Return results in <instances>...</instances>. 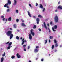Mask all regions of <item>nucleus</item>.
I'll use <instances>...</instances> for the list:
<instances>
[{"label":"nucleus","instance_id":"60","mask_svg":"<svg viewBox=\"0 0 62 62\" xmlns=\"http://www.w3.org/2000/svg\"><path fill=\"white\" fill-rule=\"evenodd\" d=\"M49 33H50V32H51V30H49Z\"/></svg>","mask_w":62,"mask_h":62},{"label":"nucleus","instance_id":"5","mask_svg":"<svg viewBox=\"0 0 62 62\" xmlns=\"http://www.w3.org/2000/svg\"><path fill=\"white\" fill-rule=\"evenodd\" d=\"M24 40V39H23L22 40V41H23V42L22 43V45H23V44H24V42H26V40Z\"/></svg>","mask_w":62,"mask_h":62},{"label":"nucleus","instance_id":"24","mask_svg":"<svg viewBox=\"0 0 62 62\" xmlns=\"http://www.w3.org/2000/svg\"><path fill=\"white\" fill-rule=\"evenodd\" d=\"M5 55H6V52H4V54L2 55V56L3 57L5 56Z\"/></svg>","mask_w":62,"mask_h":62},{"label":"nucleus","instance_id":"37","mask_svg":"<svg viewBox=\"0 0 62 62\" xmlns=\"http://www.w3.org/2000/svg\"><path fill=\"white\" fill-rule=\"evenodd\" d=\"M36 48L37 49H38V48H39V46H37L36 47Z\"/></svg>","mask_w":62,"mask_h":62},{"label":"nucleus","instance_id":"36","mask_svg":"<svg viewBox=\"0 0 62 62\" xmlns=\"http://www.w3.org/2000/svg\"><path fill=\"white\" fill-rule=\"evenodd\" d=\"M55 47H57L58 46V45H57V44L56 43L55 45Z\"/></svg>","mask_w":62,"mask_h":62},{"label":"nucleus","instance_id":"12","mask_svg":"<svg viewBox=\"0 0 62 62\" xmlns=\"http://www.w3.org/2000/svg\"><path fill=\"white\" fill-rule=\"evenodd\" d=\"M14 3L13 5H14L15 6V5H16V4H17V1L15 0H14Z\"/></svg>","mask_w":62,"mask_h":62},{"label":"nucleus","instance_id":"21","mask_svg":"<svg viewBox=\"0 0 62 62\" xmlns=\"http://www.w3.org/2000/svg\"><path fill=\"white\" fill-rule=\"evenodd\" d=\"M4 61V57H2L1 59V62H3Z\"/></svg>","mask_w":62,"mask_h":62},{"label":"nucleus","instance_id":"57","mask_svg":"<svg viewBox=\"0 0 62 62\" xmlns=\"http://www.w3.org/2000/svg\"><path fill=\"white\" fill-rule=\"evenodd\" d=\"M49 43H50V42H51V41H50V40L49 39Z\"/></svg>","mask_w":62,"mask_h":62},{"label":"nucleus","instance_id":"42","mask_svg":"<svg viewBox=\"0 0 62 62\" xmlns=\"http://www.w3.org/2000/svg\"><path fill=\"white\" fill-rule=\"evenodd\" d=\"M1 18L3 19V18H4V16H1Z\"/></svg>","mask_w":62,"mask_h":62},{"label":"nucleus","instance_id":"35","mask_svg":"<svg viewBox=\"0 0 62 62\" xmlns=\"http://www.w3.org/2000/svg\"><path fill=\"white\" fill-rule=\"evenodd\" d=\"M47 40H45V44H46V43H47Z\"/></svg>","mask_w":62,"mask_h":62},{"label":"nucleus","instance_id":"6","mask_svg":"<svg viewBox=\"0 0 62 62\" xmlns=\"http://www.w3.org/2000/svg\"><path fill=\"white\" fill-rule=\"evenodd\" d=\"M16 56L18 58H20L21 57V55H19V54L18 53H17L16 54Z\"/></svg>","mask_w":62,"mask_h":62},{"label":"nucleus","instance_id":"3","mask_svg":"<svg viewBox=\"0 0 62 62\" xmlns=\"http://www.w3.org/2000/svg\"><path fill=\"white\" fill-rule=\"evenodd\" d=\"M34 31V30L33 29H31V34L32 35V36H34L35 35V33L34 32H33Z\"/></svg>","mask_w":62,"mask_h":62},{"label":"nucleus","instance_id":"63","mask_svg":"<svg viewBox=\"0 0 62 62\" xmlns=\"http://www.w3.org/2000/svg\"><path fill=\"white\" fill-rule=\"evenodd\" d=\"M42 26L43 27L44 26H43V24L42 25Z\"/></svg>","mask_w":62,"mask_h":62},{"label":"nucleus","instance_id":"55","mask_svg":"<svg viewBox=\"0 0 62 62\" xmlns=\"http://www.w3.org/2000/svg\"><path fill=\"white\" fill-rule=\"evenodd\" d=\"M47 25L48 27H49V23H48L47 24Z\"/></svg>","mask_w":62,"mask_h":62},{"label":"nucleus","instance_id":"58","mask_svg":"<svg viewBox=\"0 0 62 62\" xmlns=\"http://www.w3.org/2000/svg\"><path fill=\"white\" fill-rule=\"evenodd\" d=\"M6 22H7V21H8V19H6Z\"/></svg>","mask_w":62,"mask_h":62},{"label":"nucleus","instance_id":"64","mask_svg":"<svg viewBox=\"0 0 62 62\" xmlns=\"http://www.w3.org/2000/svg\"><path fill=\"white\" fill-rule=\"evenodd\" d=\"M36 60H37V59H38V58H36Z\"/></svg>","mask_w":62,"mask_h":62},{"label":"nucleus","instance_id":"14","mask_svg":"<svg viewBox=\"0 0 62 62\" xmlns=\"http://www.w3.org/2000/svg\"><path fill=\"white\" fill-rule=\"evenodd\" d=\"M34 52L37 53V52H38V50L37 49H35L34 50Z\"/></svg>","mask_w":62,"mask_h":62},{"label":"nucleus","instance_id":"50","mask_svg":"<svg viewBox=\"0 0 62 62\" xmlns=\"http://www.w3.org/2000/svg\"><path fill=\"white\" fill-rule=\"evenodd\" d=\"M5 18H3L2 19L3 21H5Z\"/></svg>","mask_w":62,"mask_h":62},{"label":"nucleus","instance_id":"54","mask_svg":"<svg viewBox=\"0 0 62 62\" xmlns=\"http://www.w3.org/2000/svg\"><path fill=\"white\" fill-rule=\"evenodd\" d=\"M60 1H59L58 2V4H60Z\"/></svg>","mask_w":62,"mask_h":62},{"label":"nucleus","instance_id":"46","mask_svg":"<svg viewBox=\"0 0 62 62\" xmlns=\"http://www.w3.org/2000/svg\"><path fill=\"white\" fill-rule=\"evenodd\" d=\"M16 30L17 31V32H20V31L19 30Z\"/></svg>","mask_w":62,"mask_h":62},{"label":"nucleus","instance_id":"51","mask_svg":"<svg viewBox=\"0 0 62 62\" xmlns=\"http://www.w3.org/2000/svg\"><path fill=\"white\" fill-rule=\"evenodd\" d=\"M24 51H26V49L25 48L24 49Z\"/></svg>","mask_w":62,"mask_h":62},{"label":"nucleus","instance_id":"20","mask_svg":"<svg viewBox=\"0 0 62 62\" xmlns=\"http://www.w3.org/2000/svg\"><path fill=\"white\" fill-rule=\"evenodd\" d=\"M11 46H9L7 48V50H8L10 48Z\"/></svg>","mask_w":62,"mask_h":62},{"label":"nucleus","instance_id":"45","mask_svg":"<svg viewBox=\"0 0 62 62\" xmlns=\"http://www.w3.org/2000/svg\"><path fill=\"white\" fill-rule=\"evenodd\" d=\"M29 5L30 7H31V4H29Z\"/></svg>","mask_w":62,"mask_h":62},{"label":"nucleus","instance_id":"61","mask_svg":"<svg viewBox=\"0 0 62 62\" xmlns=\"http://www.w3.org/2000/svg\"><path fill=\"white\" fill-rule=\"evenodd\" d=\"M28 62H31V61L30 60Z\"/></svg>","mask_w":62,"mask_h":62},{"label":"nucleus","instance_id":"49","mask_svg":"<svg viewBox=\"0 0 62 62\" xmlns=\"http://www.w3.org/2000/svg\"><path fill=\"white\" fill-rule=\"evenodd\" d=\"M41 61H42V62L43 61V59H41Z\"/></svg>","mask_w":62,"mask_h":62},{"label":"nucleus","instance_id":"9","mask_svg":"<svg viewBox=\"0 0 62 62\" xmlns=\"http://www.w3.org/2000/svg\"><path fill=\"white\" fill-rule=\"evenodd\" d=\"M44 26L45 28H46V29L47 30V26H46V25L45 24V22H44Z\"/></svg>","mask_w":62,"mask_h":62},{"label":"nucleus","instance_id":"29","mask_svg":"<svg viewBox=\"0 0 62 62\" xmlns=\"http://www.w3.org/2000/svg\"><path fill=\"white\" fill-rule=\"evenodd\" d=\"M14 27H15V28H16V25L15 24H14Z\"/></svg>","mask_w":62,"mask_h":62},{"label":"nucleus","instance_id":"56","mask_svg":"<svg viewBox=\"0 0 62 62\" xmlns=\"http://www.w3.org/2000/svg\"><path fill=\"white\" fill-rule=\"evenodd\" d=\"M57 10H56L55 11V12H57Z\"/></svg>","mask_w":62,"mask_h":62},{"label":"nucleus","instance_id":"1","mask_svg":"<svg viewBox=\"0 0 62 62\" xmlns=\"http://www.w3.org/2000/svg\"><path fill=\"white\" fill-rule=\"evenodd\" d=\"M12 31H7L6 33V35L8 36V37H10V39H11L13 36V34H12Z\"/></svg>","mask_w":62,"mask_h":62},{"label":"nucleus","instance_id":"8","mask_svg":"<svg viewBox=\"0 0 62 62\" xmlns=\"http://www.w3.org/2000/svg\"><path fill=\"white\" fill-rule=\"evenodd\" d=\"M27 12L28 13V15L29 16V17H31V14H30V12H29V11H27Z\"/></svg>","mask_w":62,"mask_h":62},{"label":"nucleus","instance_id":"19","mask_svg":"<svg viewBox=\"0 0 62 62\" xmlns=\"http://www.w3.org/2000/svg\"><path fill=\"white\" fill-rule=\"evenodd\" d=\"M11 44H12V42H9L8 44V46H11Z\"/></svg>","mask_w":62,"mask_h":62},{"label":"nucleus","instance_id":"15","mask_svg":"<svg viewBox=\"0 0 62 62\" xmlns=\"http://www.w3.org/2000/svg\"><path fill=\"white\" fill-rule=\"evenodd\" d=\"M8 20V21H11V17H10L9 18Z\"/></svg>","mask_w":62,"mask_h":62},{"label":"nucleus","instance_id":"62","mask_svg":"<svg viewBox=\"0 0 62 62\" xmlns=\"http://www.w3.org/2000/svg\"><path fill=\"white\" fill-rule=\"evenodd\" d=\"M48 29L49 30H50V28H48Z\"/></svg>","mask_w":62,"mask_h":62},{"label":"nucleus","instance_id":"47","mask_svg":"<svg viewBox=\"0 0 62 62\" xmlns=\"http://www.w3.org/2000/svg\"><path fill=\"white\" fill-rule=\"evenodd\" d=\"M54 51L55 52H57V50H56V49H55L54 50Z\"/></svg>","mask_w":62,"mask_h":62},{"label":"nucleus","instance_id":"38","mask_svg":"<svg viewBox=\"0 0 62 62\" xmlns=\"http://www.w3.org/2000/svg\"><path fill=\"white\" fill-rule=\"evenodd\" d=\"M7 11L8 12H9V9H8L7 10Z\"/></svg>","mask_w":62,"mask_h":62},{"label":"nucleus","instance_id":"25","mask_svg":"<svg viewBox=\"0 0 62 62\" xmlns=\"http://www.w3.org/2000/svg\"><path fill=\"white\" fill-rule=\"evenodd\" d=\"M53 36H51L49 37V38L50 39H53Z\"/></svg>","mask_w":62,"mask_h":62},{"label":"nucleus","instance_id":"31","mask_svg":"<svg viewBox=\"0 0 62 62\" xmlns=\"http://www.w3.org/2000/svg\"><path fill=\"white\" fill-rule=\"evenodd\" d=\"M52 30L53 31H56V30H54V27H52Z\"/></svg>","mask_w":62,"mask_h":62},{"label":"nucleus","instance_id":"32","mask_svg":"<svg viewBox=\"0 0 62 62\" xmlns=\"http://www.w3.org/2000/svg\"><path fill=\"white\" fill-rule=\"evenodd\" d=\"M26 45H23L24 49H25V47H26Z\"/></svg>","mask_w":62,"mask_h":62},{"label":"nucleus","instance_id":"26","mask_svg":"<svg viewBox=\"0 0 62 62\" xmlns=\"http://www.w3.org/2000/svg\"><path fill=\"white\" fill-rule=\"evenodd\" d=\"M57 25H55L54 26V29H57Z\"/></svg>","mask_w":62,"mask_h":62},{"label":"nucleus","instance_id":"4","mask_svg":"<svg viewBox=\"0 0 62 62\" xmlns=\"http://www.w3.org/2000/svg\"><path fill=\"white\" fill-rule=\"evenodd\" d=\"M8 3H7L6 4L4 5V7L5 8L7 7V8H9V7L8 6Z\"/></svg>","mask_w":62,"mask_h":62},{"label":"nucleus","instance_id":"41","mask_svg":"<svg viewBox=\"0 0 62 62\" xmlns=\"http://www.w3.org/2000/svg\"><path fill=\"white\" fill-rule=\"evenodd\" d=\"M45 8H43V12H44V11H45Z\"/></svg>","mask_w":62,"mask_h":62},{"label":"nucleus","instance_id":"23","mask_svg":"<svg viewBox=\"0 0 62 62\" xmlns=\"http://www.w3.org/2000/svg\"><path fill=\"white\" fill-rule=\"evenodd\" d=\"M16 39H17L19 40V37L18 36H17L16 37Z\"/></svg>","mask_w":62,"mask_h":62},{"label":"nucleus","instance_id":"43","mask_svg":"<svg viewBox=\"0 0 62 62\" xmlns=\"http://www.w3.org/2000/svg\"><path fill=\"white\" fill-rule=\"evenodd\" d=\"M19 11L18 10H17L16 11V13H18V11Z\"/></svg>","mask_w":62,"mask_h":62},{"label":"nucleus","instance_id":"48","mask_svg":"<svg viewBox=\"0 0 62 62\" xmlns=\"http://www.w3.org/2000/svg\"><path fill=\"white\" fill-rule=\"evenodd\" d=\"M38 30L39 31H41V29H40V28H39L38 29Z\"/></svg>","mask_w":62,"mask_h":62},{"label":"nucleus","instance_id":"7","mask_svg":"<svg viewBox=\"0 0 62 62\" xmlns=\"http://www.w3.org/2000/svg\"><path fill=\"white\" fill-rule=\"evenodd\" d=\"M32 37V35H31V33H30L29 34V38L30 39H31Z\"/></svg>","mask_w":62,"mask_h":62},{"label":"nucleus","instance_id":"53","mask_svg":"<svg viewBox=\"0 0 62 62\" xmlns=\"http://www.w3.org/2000/svg\"><path fill=\"white\" fill-rule=\"evenodd\" d=\"M33 18H34V19H35V18H36V16H34L33 17Z\"/></svg>","mask_w":62,"mask_h":62},{"label":"nucleus","instance_id":"11","mask_svg":"<svg viewBox=\"0 0 62 62\" xmlns=\"http://www.w3.org/2000/svg\"><path fill=\"white\" fill-rule=\"evenodd\" d=\"M58 8L59 9H62V6L61 5L59 6L58 7Z\"/></svg>","mask_w":62,"mask_h":62},{"label":"nucleus","instance_id":"18","mask_svg":"<svg viewBox=\"0 0 62 62\" xmlns=\"http://www.w3.org/2000/svg\"><path fill=\"white\" fill-rule=\"evenodd\" d=\"M54 42L55 43H57V41L56 39H54Z\"/></svg>","mask_w":62,"mask_h":62},{"label":"nucleus","instance_id":"33","mask_svg":"<svg viewBox=\"0 0 62 62\" xmlns=\"http://www.w3.org/2000/svg\"><path fill=\"white\" fill-rule=\"evenodd\" d=\"M15 58V56H13L11 57V58L13 59V58Z\"/></svg>","mask_w":62,"mask_h":62},{"label":"nucleus","instance_id":"30","mask_svg":"<svg viewBox=\"0 0 62 62\" xmlns=\"http://www.w3.org/2000/svg\"><path fill=\"white\" fill-rule=\"evenodd\" d=\"M19 19H16V22L18 23V22H19Z\"/></svg>","mask_w":62,"mask_h":62},{"label":"nucleus","instance_id":"40","mask_svg":"<svg viewBox=\"0 0 62 62\" xmlns=\"http://www.w3.org/2000/svg\"><path fill=\"white\" fill-rule=\"evenodd\" d=\"M36 6H38V3H36Z\"/></svg>","mask_w":62,"mask_h":62},{"label":"nucleus","instance_id":"28","mask_svg":"<svg viewBox=\"0 0 62 62\" xmlns=\"http://www.w3.org/2000/svg\"><path fill=\"white\" fill-rule=\"evenodd\" d=\"M34 27L33 28H36V25H35V24H34Z\"/></svg>","mask_w":62,"mask_h":62},{"label":"nucleus","instance_id":"22","mask_svg":"<svg viewBox=\"0 0 62 62\" xmlns=\"http://www.w3.org/2000/svg\"><path fill=\"white\" fill-rule=\"evenodd\" d=\"M40 8H43V6L41 4H40Z\"/></svg>","mask_w":62,"mask_h":62},{"label":"nucleus","instance_id":"10","mask_svg":"<svg viewBox=\"0 0 62 62\" xmlns=\"http://www.w3.org/2000/svg\"><path fill=\"white\" fill-rule=\"evenodd\" d=\"M36 21H37V24H39V18H38L37 19H36Z\"/></svg>","mask_w":62,"mask_h":62},{"label":"nucleus","instance_id":"39","mask_svg":"<svg viewBox=\"0 0 62 62\" xmlns=\"http://www.w3.org/2000/svg\"><path fill=\"white\" fill-rule=\"evenodd\" d=\"M9 43V42H8L6 43V44H8Z\"/></svg>","mask_w":62,"mask_h":62},{"label":"nucleus","instance_id":"13","mask_svg":"<svg viewBox=\"0 0 62 62\" xmlns=\"http://www.w3.org/2000/svg\"><path fill=\"white\" fill-rule=\"evenodd\" d=\"M8 4L9 5H10L11 4V1L10 0H8Z\"/></svg>","mask_w":62,"mask_h":62},{"label":"nucleus","instance_id":"44","mask_svg":"<svg viewBox=\"0 0 62 62\" xmlns=\"http://www.w3.org/2000/svg\"><path fill=\"white\" fill-rule=\"evenodd\" d=\"M28 49H29V48H30V46H28Z\"/></svg>","mask_w":62,"mask_h":62},{"label":"nucleus","instance_id":"27","mask_svg":"<svg viewBox=\"0 0 62 62\" xmlns=\"http://www.w3.org/2000/svg\"><path fill=\"white\" fill-rule=\"evenodd\" d=\"M54 47V45H52V49H53Z\"/></svg>","mask_w":62,"mask_h":62},{"label":"nucleus","instance_id":"34","mask_svg":"<svg viewBox=\"0 0 62 62\" xmlns=\"http://www.w3.org/2000/svg\"><path fill=\"white\" fill-rule=\"evenodd\" d=\"M52 23H53V22H51L50 23V24L51 25V24H52Z\"/></svg>","mask_w":62,"mask_h":62},{"label":"nucleus","instance_id":"2","mask_svg":"<svg viewBox=\"0 0 62 62\" xmlns=\"http://www.w3.org/2000/svg\"><path fill=\"white\" fill-rule=\"evenodd\" d=\"M54 19L55 23L58 22V16H56L55 17Z\"/></svg>","mask_w":62,"mask_h":62},{"label":"nucleus","instance_id":"59","mask_svg":"<svg viewBox=\"0 0 62 62\" xmlns=\"http://www.w3.org/2000/svg\"><path fill=\"white\" fill-rule=\"evenodd\" d=\"M20 39H23V38L21 37V38H20Z\"/></svg>","mask_w":62,"mask_h":62},{"label":"nucleus","instance_id":"16","mask_svg":"<svg viewBox=\"0 0 62 62\" xmlns=\"http://www.w3.org/2000/svg\"><path fill=\"white\" fill-rule=\"evenodd\" d=\"M38 17L39 18H43V17H42V16H41L40 15H39L38 16Z\"/></svg>","mask_w":62,"mask_h":62},{"label":"nucleus","instance_id":"52","mask_svg":"<svg viewBox=\"0 0 62 62\" xmlns=\"http://www.w3.org/2000/svg\"><path fill=\"white\" fill-rule=\"evenodd\" d=\"M10 30H12V29L11 28H10Z\"/></svg>","mask_w":62,"mask_h":62},{"label":"nucleus","instance_id":"17","mask_svg":"<svg viewBox=\"0 0 62 62\" xmlns=\"http://www.w3.org/2000/svg\"><path fill=\"white\" fill-rule=\"evenodd\" d=\"M21 25L22 26H26V25H25L24 23H22Z\"/></svg>","mask_w":62,"mask_h":62}]
</instances>
